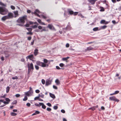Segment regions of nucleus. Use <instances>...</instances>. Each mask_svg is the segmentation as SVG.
<instances>
[{
    "label": "nucleus",
    "mask_w": 121,
    "mask_h": 121,
    "mask_svg": "<svg viewBox=\"0 0 121 121\" xmlns=\"http://www.w3.org/2000/svg\"><path fill=\"white\" fill-rule=\"evenodd\" d=\"M41 82L43 84H44L45 83V81L44 79L42 80Z\"/></svg>",
    "instance_id": "obj_37"
},
{
    "label": "nucleus",
    "mask_w": 121,
    "mask_h": 121,
    "mask_svg": "<svg viewBox=\"0 0 121 121\" xmlns=\"http://www.w3.org/2000/svg\"><path fill=\"white\" fill-rule=\"evenodd\" d=\"M38 29L40 30L42 29V26H38Z\"/></svg>",
    "instance_id": "obj_50"
},
{
    "label": "nucleus",
    "mask_w": 121,
    "mask_h": 121,
    "mask_svg": "<svg viewBox=\"0 0 121 121\" xmlns=\"http://www.w3.org/2000/svg\"><path fill=\"white\" fill-rule=\"evenodd\" d=\"M43 61L44 62H43V63L47 65L46 67H48L49 66V64H47V63H48V61L46 59H43Z\"/></svg>",
    "instance_id": "obj_13"
},
{
    "label": "nucleus",
    "mask_w": 121,
    "mask_h": 121,
    "mask_svg": "<svg viewBox=\"0 0 121 121\" xmlns=\"http://www.w3.org/2000/svg\"><path fill=\"white\" fill-rule=\"evenodd\" d=\"M67 27L68 30H70L71 29V27H70V25L69 22V23Z\"/></svg>",
    "instance_id": "obj_21"
},
{
    "label": "nucleus",
    "mask_w": 121,
    "mask_h": 121,
    "mask_svg": "<svg viewBox=\"0 0 121 121\" xmlns=\"http://www.w3.org/2000/svg\"><path fill=\"white\" fill-rule=\"evenodd\" d=\"M49 94H50V95L51 97L53 99L55 98V96L54 94H52L50 93Z\"/></svg>",
    "instance_id": "obj_18"
},
{
    "label": "nucleus",
    "mask_w": 121,
    "mask_h": 121,
    "mask_svg": "<svg viewBox=\"0 0 121 121\" xmlns=\"http://www.w3.org/2000/svg\"><path fill=\"white\" fill-rule=\"evenodd\" d=\"M9 12L7 9L3 7H0V14L2 15L7 14Z\"/></svg>",
    "instance_id": "obj_2"
},
{
    "label": "nucleus",
    "mask_w": 121,
    "mask_h": 121,
    "mask_svg": "<svg viewBox=\"0 0 121 121\" xmlns=\"http://www.w3.org/2000/svg\"><path fill=\"white\" fill-rule=\"evenodd\" d=\"M3 103L5 105L6 104H9V102H6V101H4Z\"/></svg>",
    "instance_id": "obj_52"
},
{
    "label": "nucleus",
    "mask_w": 121,
    "mask_h": 121,
    "mask_svg": "<svg viewBox=\"0 0 121 121\" xmlns=\"http://www.w3.org/2000/svg\"><path fill=\"white\" fill-rule=\"evenodd\" d=\"M47 110L48 111H50L51 110V109L49 108H47Z\"/></svg>",
    "instance_id": "obj_43"
},
{
    "label": "nucleus",
    "mask_w": 121,
    "mask_h": 121,
    "mask_svg": "<svg viewBox=\"0 0 121 121\" xmlns=\"http://www.w3.org/2000/svg\"><path fill=\"white\" fill-rule=\"evenodd\" d=\"M14 14V17H17L18 16V12L17 11H14L13 12Z\"/></svg>",
    "instance_id": "obj_14"
},
{
    "label": "nucleus",
    "mask_w": 121,
    "mask_h": 121,
    "mask_svg": "<svg viewBox=\"0 0 121 121\" xmlns=\"http://www.w3.org/2000/svg\"><path fill=\"white\" fill-rule=\"evenodd\" d=\"M69 58V57H66L63 58H62V60L63 61H66Z\"/></svg>",
    "instance_id": "obj_23"
},
{
    "label": "nucleus",
    "mask_w": 121,
    "mask_h": 121,
    "mask_svg": "<svg viewBox=\"0 0 121 121\" xmlns=\"http://www.w3.org/2000/svg\"><path fill=\"white\" fill-rule=\"evenodd\" d=\"M17 102V100H15L12 103V104H16Z\"/></svg>",
    "instance_id": "obj_29"
},
{
    "label": "nucleus",
    "mask_w": 121,
    "mask_h": 121,
    "mask_svg": "<svg viewBox=\"0 0 121 121\" xmlns=\"http://www.w3.org/2000/svg\"><path fill=\"white\" fill-rule=\"evenodd\" d=\"M11 8L13 10H14L15 9V7L13 5L11 6Z\"/></svg>",
    "instance_id": "obj_48"
},
{
    "label": "nucleus",
    "mask_w": 121,
    "mask_h": 121,
    "mask_svg": "<svg viewBox=\"0 0 121 121\" xmlns=\"http://www.w3.org/2000/svg\"><path fill=\"white\" fill-rule=\"evenodd\" d=\"M40 113V112L38 111H36L35 112L33 113L32 115V116H34L37 114H39Z\"/></svg>",
    "instance_id": "obj_17"
},
{
    "label": "nucleus",
    "mask_w": 121,
    "mask_h": 121,
    "mask_svg": "<svg viewBox=\"0 0 121 121\" xmlns=\"http://www.w3.org/2000/svg\"><path fill=\"white\" fill-rule=\"evenodd\" d=\"M89 109H91L92 111H94L95 109V107H93L89 108Z\"/></svg>",
    "instance_id": "obj_31"
},
{
    "label": "nucleus",
    "mask_w": 121,
    "mask_h": 121,
    "mask_svg": "<svg viewBox=\"0 0 121 121\" xmlns=\"http://www.w3.org/2000/svg\"><path fill=\"white\" fill-rule=\"evenodd\" d=\"M40 13V11L38 9H36L34 12H32L31 13L32 14H34L35 15H36L38 17H40V16L38 13Z\"/></svg>",
    "instance_id": "obj_6"
},
{
    "label": "nucleus",
    "mask_w": 121,
    "mask_h": 121,
    "mask_svg": "<svg viewBox=\"0 0 121 121\" xmlns=\"http://www.w3.org/2000/svg\"><path fill=\"white\" fill-rule=\"evenodd\" d=\"M119 92V91H117L115 92L114 93V94H117Z\"/></svg>",
    "instance_id": "obj_53"
},
{
    "label": "nucleus",
    "mask_w": 121,
    "mask_h": 121,
    "mask_svg": "<svg viewBox=\"0 0 121 121\" xmlns=\"http://www.w3.org/2000/svg\"><path fill=\"white\" fill-rule=\"evenodd\" d=\"M40 104H41V106H42V108L44 109H45L46 108V106L44 105V104L43 103H40Z\"/></svg>",
    "instance_id": "obj_15"
},
{
    "label": "nucleus",
    "mask_w": 121,
    "mask_h": 121,
    "mask_svg": "<svg viewBox=\"0 0 121 121\" xmlns=\"http://www.w3.org/2000/svg\"><path fill=\"white\" fill-rule=\"evenodd\" d=\"M27 35H32V33L31 32H27Z\"/></svg>",
    "instance_id": "obj_62"
},
{
    "label": "nucleus",
    "mask_w": 121,
    "mask_h": 121,
    "mask_svg": "<svg viewBox=\"0 0 121 121\" xmlns=\"http://www.w3.org/2000/svg\"><path fill=\"white\" fill-rule=\"evenodd\" d=\"M26 16H25L19 18L17 21V22L20 23H24L25 22V21L26 19Z\"/></svg>",
    "instance_id": "obj_3"
},
{
    "label": "nucleus",
    "mask_w": 121,
    "mask_h": 121,
    "mask_svg": "<svg viewBox=\"0 0 121 121\" xmlns=\"http://www.w3.org/2000/svg\"><path fill=\"white\" fill-rule=\"evenodd\" d=\"M100 11H104V8L102 7H100Z\"/></svg>",
    "instance_id": "obj_35"
},
{
    "label": "nucleus",
    "mask_w": 121,
    "mask_h": 121,
    "mask_svg": "<svg viewBox=\"0 0 121 121\" xmlns=\"http://www.w3.org/2000/svg\"><path fill=\"white\" fill-rule=\"evenodd\" d=\"M78 13L77 12H75L74 13H73V14L74 15H76Z\"/></svg>",
    "instance_id": "obj_61"
},
{
    "label": "nucleus",
    "mask_w": 121,
    "mask_h": 121,
    "mask_svg": "<svg viewBox=\"0 0 121 121\" xmlns=\"http://www.w3.org/2000/svg\"><path fill=\"white\" fill-rule=\"evenodd\" d=\"M5 100L6 102H9V103L10 101V99L8 98H6L5 99Z\"/></svg>",
    "instance_id": "obj_26"
},
{
    "label": "nucleus",
    "mask_w": 121,
    "mask_h": 121,
    "mask_svg": "<svg viewBox=\"0 0 121 121\" xmlns=\"http://www.w3.org/2000/svg\"><path fill=\"white\" fill-rule=\"evenodd\" d=\"M39 97L38 96L35 97L34 98V100H35L37 99H39Z\"/></svg>",
    "instance_id": "obj_59"
},
{
    "label": "nucleus",
    "mask_w": 121,
    "mask_h": 121,
    "mask_svg": "<svg viewBox=\"0 0 121 121\" xmlns=\"http://www.w3.org/2000/svg\"><path fill=\"white\" fill-rule=\"evenodd\" d=\"M27 65L28 69H31L32 70H33L34 68L33 65L32 63H28Z\"/></svg>",
    "instance_id": "obj_9"
},
{
    "label": "nucleus",
    "mask_w": 121,
    "mask_h": 121,
    "mask_svg": "<svg viewBox=\"0 0 121 121\" xmlns=\"http://www.w3.org/2000/svg\"><path fill=\"white\" fill-rule=\"evenodd\" d=\"M52 81L50 79L47 80L46 81V85L48 86L51 84Z\"/></svg>",
    "instance_id": "obj_10"
},
{
    "label": "nucleus",
    "mask_w": 121,
    "mask_h": 121,
    "mask_svg": "<svg viewBox=\"0 0 121 121\" xmlns=\"http://www.w3.org/2000/svg\"><path fill=\"white\" fill-rule=\"evenodd\" d=\"M26 105L28 107H30V104L29 103H28L26 104Z\"/></svg>",
    "instance_id": "obj_57"
},
{
    "label": "nucleus",
    "mask_w": 121,
    "mask_h": 121,
    "mask_svg": "<svg viewBox=\"0 0 121 121\" xmlns=\"http://www.w3.org/2000/svg\"><path fill=\"white\" fill-rule=\"evenodd\" d=\"M53 109L55 110H56L58 108V107L56 106H54L53 107Z\"/></svg>",
    "instance_id": "obj_41"
},
{
    "label": "nucleus",
    "mask_w": 121,
    "mask_h": 121,
    "mask_svg": "<svg viewBox=\"0 0 121 121\" xmlns=\"http://www.w3.org/2000/svg\"><path fill=\"white\" fill-rule=\"evenodd\" d=\"M61 112L63 113H65V111L64 109H62L61 110Z\"/></svg>",
    "instance_id": "obj_56"
},
{
    "label": "nucleus",
    "mask_w": 121,
    "mask_h": 121,
    "mask_svg": "<svg viewBox=\"0 0 121 121\" xmlns=\"http://www.w3.org/2000/svg\"><path fill=\"white\" fill-rule=\"evenodd\" d=\"M26 29L29 31H31L32 30V29L31 28H27Z\"/></svg>",
    "instance_id": "obj_47"
},
{
    "label": "nucleus",
    "mask_w": 121,
    "mask_h": 121,
    "mask_svg": "<svg viewBox=\"0 0 121 121\" xmlns=\"http://www.w3.org/2000/svg\"><path fill=\"white\" fill-rule=\"evenodd\" d=\"M56 69H61L60 68V67L58 66H56Z\"/></svg>",
    "instance_id": "obj_63"
},
{
    "label": "nucleus",
    "mask_w": 121,
    "mask_h": 121,
    "mask_svg": "<svg viewBox=\"0 0 121 121\" xmlns=\"http://www.w3.org/2000/svg\"><path fill=\"white\" fill-rule=\"evenodd\" d=\"M35 67L36 69L37 70H38L39 69V67L37 65H35Z\"/></svg>",
    "instance_id": "obj_39"
},
{
    "label": "nucleus",
    "mask_w": 121,
    "mask_h": 121,
    "mask_svg": "<svg viewBox=\"0 0 121 121\" xmlns=\"http://www.w3.org/2000/svg\"><path fill=\"white\" fill-rule=\"evenodd\" d=\"M10 87L9 86H7L6 88V92L7 93L9 92L10 89Z\"/></svg>",
    "instance_id": "obj_24"
},
{
    "label": "nucleus",
    "mask_w": 121,
    "mask_h": 121,
    "mask_svg": "<svg viewBox=\"0 0 121 121\" xmlns=\"http://www.w3.org/2000/svg\"><path fill=\"white\" fill-rule=\"evenodd\" d=\"M105 21L104 20H102L100 21V23L101 24H104Z\"/></svg>",
    "instance_id": "obj_38"
},
{
    "label": "nucleus",
    "mask_w": 121,
    "mask_h": 121,
    "mask_svg": "<svg viewBox=\"0 0 121 121\" xmlns=\"http://www.w3.org/2000/svg\"><path fill=\"white\" fill-rule=\"evenodd\" d=\"M0 5L4 7L6 6V5L5 4H4L1 2H0Z\"/></svg>",
    "instance_id": "obj_33"
},
{
    "label": "nucleus",
    "mask_w": 121,
    "mask_h": 121,
    "mask_svg": "<svg viewBox=\"0 0 121 121\" xmlns=\"http://www.w3.org/2000/svg\"><path fill=\"white\" fill-rule=\"evenodd\" d=\"M40 92V91L39 90H35V92L37 93H39Z\"/></svg>",
    "instance_id": "obj_58"
},
{
    "label": "nucleus",
    "mask_w": 121,
    "mask_h": 121,
    "mask_svg": "<svg viewBox=\"0 0 121 121\" xmlns=\"http://www.w3.org/2000/svg\"><path fill=\"white\" fill-rule=\"evenodd\" d=\"M29 26L30 24L29 23H27L25 25V26L26 27H29Z\"/></svg>",
    "instance_id": "obj_55"
},
{
    "label": "nucleus",
    "mask_w": 121,
    "mask_h": 121,
    "mask_svg": "<svg viewBox=\"0 0 121 121\" xmlns=\"http://www.w3.org/2000/svg\"><path fill=\"white\" fill-rule=\"evenodd\" d=\"M27 96H26L24 97V98L23 99V101H26L27 99Z\"/></svg>",
    "instance_id": "obj_30"
},
{
    "label": "nucleus",
    "mask_w": 121,
    "mask_h": 121,
    "mask_svg": "<svg viewBox=\"0 0 121 121\" xmlns=\"http://www.w3.org/2000/svg\"><path fill=\"white\" fill-rule=\"evenodd\" d=\"M109 99L111 100H113L115 101L118 102L119 101V100L117 99L116 97L114 96L110 97L109 98Z\"/></svg>",
    "instance_id": "obj_7"
},
{
    "label": "nucleus",
    "mask_w": 121,
    "mask_h": 121,
    "mask_svg": "<svg viewBox=\"0 0 121 121\" xmlns=\"http://www.w3.org/2000/svg\"><path fill=\"white\" fill-rule=\"evenodd\" d=\"M26 58L27 59H29L31 60L33 59V55L32 54H31L26 56Z\"/></svg>",
    "instance_id": "obj_11"
},
{
    "label": "nucleus",
    "mask_w": 121,
    "mask_h": 121,
    "mask_svg": "<svg viewBox=\"0 0 121 121\" xmlns=\"http://www.w3.org/2000/svg\"><path fill=\"white\" fill-rule=\"evenodd\" d=\"M63 31L65 32H66V30H68V29L67 28V26L65 28H63Z\"/></svg>",
    "instance_id": "obj_25"
},
{
    "label": "nucleus",
    "mask_w": 121,
    "mask_h": 121,
    "mask_svg": "<svg viewBox=\"0 0 121 121\" xmlns=\"http://www.w3.org/2000/svg\"><path fill=\"white\" fill-rule=\"evenodd\" d=\"M47 105H48L49 107H51L52 106L51 104L50 103H48L47 104Z\"/></svg>",
    "instance_id": "obj_49"
},
{
    "label": "nucleus",
    "mask_w": 121,
    "mask_h": 121,
    "mask_svg": "<svg viewBox=\"0 0 121 121\" xmlns=\"http://www.w3.org/2000/svg\"><path fill=\"white\" fill-rule=\"evenodd\" d=\"M55 82L57 85H59L60 84V82L58 79H56V80Z\"/></svg>",
    "instance_id": "obj_19"
},
{
    "label": "nucleus",
    "mask_w": 121,
    "mask_h": 121,
    "mask_svg": "<svg viewBox=\"0 0 121 121\" xmlns=\"http://www.w3.org/2000/svg\"><path fill=\"white\" fill-rule=\"evenodd\" d=\"M93 49L92 48L91 46H90L87 48L86 50H91Z\"/></svg>",
    "instance_id": "obj_27"
},
{
    "label": "nucleus",
    "mask_w": 121,
    "mask_h": 121,
    "mask_svg": "<svg viewBox=\"0 0 121 121\" xmlns=\"http://www.w3.org/2000/svg\"><path fill=\"white\" fill-rule=\"evenodd\" d=\"M64 65V64L62 63H61L59 65L61 67H63Z\"/></svg>",
    "instance_id": "obj_45"
},
{
    "label": "nucleus",
    "mask_w": 121,
    "mask_h": 121,
    "mask_svg": "<svg viewBox=\"0 0 121 121\" xmlns=\"http://www.w3.org/2000/svg\"><path fill=\"white\" fill-rule=\"evenodd\" d=\"M98 30V27H95L93 29V30L94 31H96L97 30Z\"/></svg>",
    "instance_id": "obj_32"
},
{
    "label": "nucleus",
    "mask_w": 121,
    "mask_h": 121,
    "mask_svg": "<svg viewBox=\"0 0 121 121\" xmlns=\"http://www.w3.org/2000/svg\"><path fill=\"white\" fill-rule=\"evenodd\" d=\"M13 14L11 13H9L7 15L1 18L2 21H5L7 19H9L13 18Z\"/></svg>",
    "instance_id": "obj_1"
},
{
    "label": "nucleus",
    "mask_w": 121,
    "mask_h": 121,
    "mask_svg": "<svg viewBox=\"0 0 121 121\" xmlns=\"http://www.w3.org/2000/svg\"><path fill=\"white\" fill-rule=\"evenodd\" d=\"M48 27L51 30L55 31H56V30L52 24L48 25Z\"/></svg>",
    "instance_id": "obj_8"
},
{
    "label": "nucleus",
    "mask_w": 121,
    "mask_h": 121,
    "mask_svg": "<svg viewBox=\"0 0 121 121\" xmlns=\"http://www.w3.org/2000/svg\"><path fill=\"white\" fill-rule=\"evenodd\" d=\"M68 12L70 14H72L73 13V11L69 9L68 10Z\"/></svg>",
    "instance_id": "obj_20"
},
{
    "label": "nucleus",
    "mask_w": 121,
    "mask_h": 121,
    "mask_svg": "<svg viewBox=\"0 0 121 121\" xmlns=\"http://www.w3.org/2000/svg\"><path fill=\"white\" fill-rule=\"evenodd\" d=\"M33 93V92L32 90L29 91L27 92H25V95L28 96L31 95Z\"/></svg>",
    "instance_id": "obj_5"
},
{
    "label": "nucleus",
    "mask_w": 121,
    "mask_h": 121,
    "mask_svg": "<svg viewBox=\"0 0 121 121\" xmlns=\"http://www.w3.org/2000/svg\"><path fill=\"white\" fill-rule=\"evenodd\" d=\"M17 114L15 113L14 112H11V115L13 116H15L17 115Z\"/></svg>",
    "instance_id": "obj_28"
},
{
    "label": "nucleus",
    "mask_w": 121,
    "mask_h": 121,
    "mask_svg": "<svg viewBox=\"0 0 121 121\" xmlns=\"http://www.w3.org/2000/svg\"><path fill=\"white\" fill-rule=\"evenodd\" d=\"M46 31V30L45 29V27H43V28L40 31L41 32H42L43 31Z\"/></svg>",
    "instance_id": "obj_40"
},
{
    "label": "nucleus",
    "mask_w": 121,
    "mask_h": 121,
    "mask_svg": "<svg viewBox=\"0 0 121 121\" xmlns=\"http://www.w3.org/2000/svg\"><path fill=\"white\" fill-rule=\"evenodd\" d=\"M15 96L16 97H18L20 96V95L19 94H17L15 95Z\"/></svg>",
    "instance_id": "obj_51"
},
{
    "label": "nucleus",
    "mask_w": 121,
    "mask_h": 121,
    "mask_svg": "<svg viewBox=\"0 0 121 121\" xmlns=\"http://www.w3.org/2000/svg\"><path fill=\"white\" fill-rule=\"evenodd\" d=\"M53 88L55 89H57V86H56L55 85H53Z\"/></svg>",
    "instance_id": "obj_60"
},
{
    "label": "nucleus",
    "mask_w": 121,
    "mask_h": 121,
    "mask_svg": "<svg viewBox=\"0 0 121 121\" xmlns=\"http://www.w3.org/2000/svg\"><path fill=\"white\" fill-rule=\"evenodd\" d=\"M44 95H43L42 93H40L38 95L39 98L40 97L42 98L44 97Z\"/></svg>",
    "instance_id": "obj_22"
},
{
    "label": "nucleus",
    "mask_w": 121,
    "mask_h": 121,
    "mask_svg": "<svg viewBox=\"0 0 121 121\" xmlns=\"http://www.w3.org/2000/svg\"><path fill=\"white\" fill-rule=\"evenodd\" d=\"M98 0H88V1L90 3L94 5L96 1Z\"/></svg>",
    "instance_id": "obj_12"
},
{
    "label": "nucleus",
    "mask_w": 121,
    "mask_h": 121,
    "mask_svg": "<svg viewBox=\"0 0 121 121\" xmlns=\"http://www.w3.org/2000/svg\"><path fill=\"white\" fill-rule=\"evenodd\" d=\"M12 79H18V77L17 76L14 77L12 78Z\"/></svg>",
    "instance_id": "obj_42"
},
{
    "label": "nucleus",
    "mask_w": 121,
    "mask_h": 121,
    "mask_svg": "<svg viewBox=\"0 0 121 121\" xmlns=\"http://www.w3.org/2000/svg\"><path fill=\"white\" fill-rule=\"evenodd\" d=\"M78 15L79 16L81 17H82L83 18L84 17V16H83L82 15L81 13H80L78 14Z\"/></svg>",
    "instance_id": "obj_44"
},
{
    "label": "nucleus",
    "mask_w": 121,
    "mask_h": 121,
    "mask_svg": "<svg viewBox=\"0 0 121 121\" xmlns=\"http://www.w3.org/2000/svg\"><path fill=\"white\" fill-rule=\"evenodd\" d=\"M38 50L37 49H35L34 50V54L35 56H36L38 54Z\"/></svg>",
    "instance_id": "obj_16"
},
{
    "label": "nucleus",
    "mask_w": 121,
    "mask_h": 121,
    "mask_svg": "<svg viewBox=\"0 0 121 121\" xmlns=\"http://www.w3.org/2000/svg\"><path fill=\"white\" fill-rule=\"evenodd\" d=\"M107 27V26L105 25L102 26L101 28L102 29H104Z\"/></svg>",
    "instance_id": "obj_46"
},
{
    "label": "nucleus",
    "mask_w": 121,
    "mask_h": 121,
    "mask_svg": "<svg viewBox=\"0 0 121 121\" xmlns=\"http://www.w3.org/2000/svg\"><path fill=\"white\" fill-rule=\"evenodd\" d=\"M38 22L40 23H41V20L40 19H38L37 20Z\"/></svg>",
    "instance_id": "obj_54"
},
{
    "label": "nucleus",
    "mask_w": 121,
    "mask_h": 121,
    "mask_svg": "<svg viewBox=\"0 0 121 121\" xmlns=\"http://www.w3.org/2000/svg\"><path fill=\"white\" fill-rule=\"evenodd\" d=\"M69 46V43H67L66 45V47H68Z\"/></svg>",
    "instance_id": "obj_64"
},
{
    "label": "nucleus",
    "mask_w": 121,
    "mask_h": 121,
    "mask_svg": "<svg viewBox=\"0 0 121 121\" xmlns=\"http://www.w3.org/2000/svg\"><path fill=\"white\" fill-rule=\"evenodd\" d=\"M38 26L37 25H35L34 26H31V27L33 28H36Z\"/></svg>",
    "instance_id": "obj_36"
},
{
    "label": "nucleus",
    "mask_w": 121,
    "mask_h": 121,
    "mask_svg": "<svg viewBox=\"0 0 121 121\" xmlns=\"http://www.w3.org/2000/svg\"><path fill=\"white\" fill-rule=\"evenodd\" d=\"M36 65L43 67H46V65L43 62H42L40 61H38L36 62Z\"/></svg>",
    "instance_id": "obj_4"
},
{
    "label": "nucleus",
    "mask_w": 121,
    "mask_h": 121,
    "mask_svg": "<svg viewBox=\"0 0 121 121\" xmlns=\"http://www.w3.org/2000/svg\"><path fill=\"white\" fill-rule=\"evenodd\" d=\"M35 105L36 106L39 107L41 106V104H40V103H39V104H38L37 103H35Z\"/></svg>",
    "instance_id": "obj_34"
}]
</instances>
